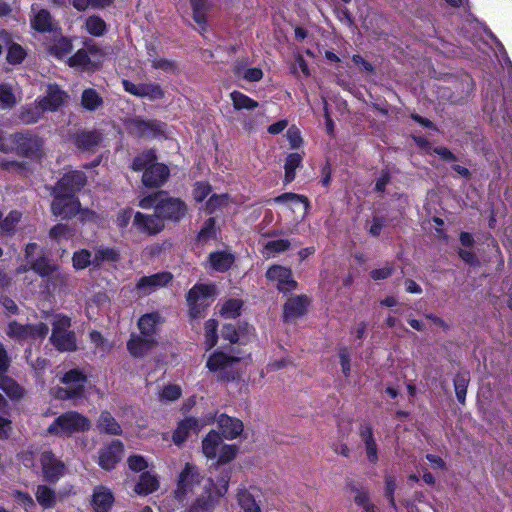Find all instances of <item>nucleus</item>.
Masks as SVG:
<instances>
[{"mask_svg":"<svg viewBox=\"0 0 512 512\" xmlns=\"http://www.w3.org/2000/svg\"><path fill=\"white\" fill-rule=\"evenodd\" d=\"M81 105L88 111H95L103 105V99L95 89L87 88L82 92Z\"/></svg>","mask_w":512,"mask_h":512,"instance_id":"nucleus-36","label":"nucleus"},{"mask_svg":"<svg viewBox=\"0 0 512 512\" xmlns=\"http://www.w3.org/2000/svg\"><path fill=\"white\" fill-rule=\"evenodd\" d=\"M134 171L144 170L142 182L146 187H160L169 177V169L166 165L156 162L153 151H147L137 156L133 163Z\"/></svg>","mask_w":512,"mask_h":512,"instance_id":"nucleus-2","label":"nucleus"},{"mask_svg":"<svg viewBox=\"0 0 512 512\" xmlns=\"http://www.w3.org/2000/svg\"><path fill=\"white\" fill-rule=\"evenodd\" d=\"M46 49L50 55L58 59H62L71 53L73 45L68 38L58 37L50 41L47 44Z\"/></svg>","mask_w":512,"mask_h":512,"instance_id":"nucleus-28","label":"nucleus"},{"mask_svg":"<svg viewBox=\"0 0 512 512\" xmlns=\"http://www.w3.org/2000/svg\"><path fill=\"white\" fill-rule=\"evenodd\" d=\"M55 264L51 263L45 257H41L35 261H31V269H33L38 275L45 278L52 273L55 268Z\"/></svg>","mask_w":512,"mask_h":512,"instance_id":"nucleus-49","label":"nucleus"},{"mask_svg":"<svg viewBox=\"0 0 512 512\" xmlns=\"http://www.w3.org/2000/svg\"><path fill=\"white\" fill-rule=\"evenodd\" d=\"M21 213L18 211H11L5 218L0 212V237L10 235L13 233L16 225L21 220Z\"/></svg>","mask_w":512,"mask_h":512,"instance_id":"nucleus-39","label":"nucleus"},{"mask_svg":"<svg viewBox=\"0 0 512 512\" xmlns=\"http://www.w3.org/2000/svg\"><path fill=\"white\" fill-rule=\"evenodd\" d=\"M255 339V330L246 322H239L237 326L226 325V340L230 346H226V381L239 377L245 369L249 352L245 348Z\"/></svg>","mask_w":512,"mask_h":512,"instance_id":"nucleus-1","label":"nucleus"},{"mask_svg":"<svg viewBox=\"0 0 512 512\" xmlns=\"http://www.w3.org/2000/svg\"><path fill=\"white\" fill-rule=\"evenodd\" d=\"M102 142V135L98 131H82L75 135L74 143L82 151H94Z\"/></svg>","mask_w":512,"mask_h":512,"instance_id":"nucleus-26","label":"nucleus"},{"mask_svg":"<svg viewBox=\"0 0 512 512\" xmlns=\"http://www.w3.org/2000/svg\"><path fill=\"white\" fill-rule=\"evenodd\" d=\"M289 246V241L285 239L268 241L263 248V255L266 258L274 257L276 254L287 250Z\"/></svg>","mask_w":512,"mask_h":512,"instance_id":"nucleus-43","label":"nucleus"},{"mask_svg":"<svg viewBox=\"0 0 512 512\" xmlns=\"http://www.w3.org/2000/svg\"><path fill=\"white\" fill-rule=\"evenodd\" d=\"M230 97L233 102V106L237 110H251L258 106V103L256 101H254L253 99H251L250 97L241 92L234 91L230 94Z\"/></svg>","mask_w":512,"mask_h":512,"instance_id":"nucleus-44","label":"nucleus"},{"mask_svg":"<svg viewBox=\"0 0 512 512\" xmlns=\"http://www.w3.org/2000/svg\"><path fill=\"white\" fill-rule=\"evenodd\" d=\"M148 61L151 63L152 67L155 69H160L163 71H172L175 69V64L165 58H161L158 56H154L149 53Z\"/></svg>","mask_w":512,"mask_h":512,"instance_id":"nucleus-56","label":"nucleus"},{"mask_svg":"<svg viewBox=\"0 0 512 512\" xmlns=\"http://www.w3.org/2000/svg\"><path fill=\"white\" fill-rule=\"evenodd\" d=\"M113 501L112 493L105 488H98L93 494V505L97 512H106Z\"/></svg>","mask_w":512,"mask_h":512,"instance_id":"nucleus-35","label":"nucleus"},{"mask_svg":"<svg viewBox=\"0 0 512 512\" xmlns=\"http://www.w3.org/2000/svg\"><path fill=\"white\" fill-rule=\"evenodd\" d=\"M123 87L126 92L134 96L146 97L150 100L162 99L164 97L163 90L156 83L135 84L128 80H124Z\"/></svg>","mask_w":512,"mask_h":512,"instance_id":"nucleus-16","label":"nucleus"},{"mask_svg":"<svg viewBox=\"0 0 512 512\" xmlns=\"http://www.w3.org/2000/svg\"><path fill=\"white\" fill-rule=\"evenodd\" d=\"M62 387L52 390L53 396L58 400H79L84 397L87 377L79 370L72 369L61 377Z\"/></svg>","mask_w":512,"mask_h":512,"instance_id":"nucleus-4","label":"nucleus"},{"mask_svg":"<svg viewBox=\"0 0 512 512\" xmlns=\"http://www.w3.org/2000/svg\"><path fill=\"white\" fill-rule=\"evenodd\" d=\"M45 278L47 279L48 287L52 286L53 289H56L57 287H62L67 282V275L63 271H61L57 265L52 270V273Z\"/></svg>","mask_w":512,"mask_h":512,"instance_id":"nucleus-54","label":"nucleus"},{"mask_svg":"<svg viewBox=\"0 0 512 512\" xmlns=\"http://www.w3.org/2000/svg\"><path fill=\"white\" fill-rule=\"evenodd\" d=\"M217 497L218 491H212L210 489L207 497L202 496L196 500V503L191 507L190 512H200V510L209 509Z\"/></svg>","mask_w":512,"mask_h":512,"instance_id":"nucleus-50","label":"nucleus"},{"mask_svg":"<svg viewBox=\"0 0 512 512\" xmlns=\"http://www.w3.org/2000/svg\"><path fill=\"white\" fill-rule=\"evenodd\" d=\"M234 74L238 80H246L248 82L260 81L263 77V72L260 68L248 67L244 62H238L233 68Z\"/></svg>","mask_w":512,"mask_h":512,"instance_id":"nucleus-29","label":"nucleus"},{"mask_svg":"<svg viewBox=\"0 0 512 512\" xmlns=\"http://www.w3.org/2000/svg\"><path fill=\"white\" fill-rule=\"evenodd\" d=\"M302 156L299 153L288 155L285 163V182L290 183L295 178V170L300 166Z\"/></svg>","mask_w":512,"mask_h":512,"instance_id":"nucleus-45","label":"nucleus"},{"mask_svg":"<svg viewBox=\"0 0 512 512\" xmlns=\"http://www.w3.org/2000/svg\"><path fill=\"white\" fill-rule=\"evenodd\" d=\"M266 277L281 292L292 291L297 286L296 281L292 277L291 270L280 265L270 267L266 272Z\"/></svg>","mask_w":512,"mask_h":512,"instance_id":"nucleus-15","label":"nucleus"},{"mask_svg":"<svg viewBox=\"0 0 512 512\" xmlns=\"http://www.w3.org/2000/svg\"><path fill=\"white\" fill-rule=\"evenodd\" d=\"M200 429L199 421L195 418H186L179 423L177 429L173 434V441L175 444H182L190 434L197 433Z\"/></svg>","mask_w":512,"mask_h":512,"instance_id":"nucleus-27","label":"nucleus"},{"mask_svg":"<svg viewBox=\"0 0 512 512\" xmlns=\"http://www.w3.org/2000/svg\"><path fill=\"white\" fill-rule=\"evenodd\" d=\"M3 391L15 400L21 399L25 394L24 389L10 378L4 380Z\"/></svg>","mask_w":512,"mask_h":512,"instance_id":"nucleus-52","label":"nucleus"},{"mask_svg":"<svg viewBox=\"0 0 512 512\" xmlns=\"http://www.w3.org/2000/svg\"><path fill=\"white\" fill-rule=\"evenodd\" d=\"M216 330L217 322L215 320L210 319L205 323V344L207 346V350L213 348L217 342Z\"/></svg>","mask_w":512,"mask_h":512,"instance_id":"nucleus-55","label":"nucleus"},{"mask_svg":"<svg viewBox=\"0 0 512 512\" xmlns=\"http://www.w3.org/2000/svg\"><path fill=\"white\" fill-rule=\"evenodd\" d=\"M7 46H8V53L6 56L7 61L10 64L21 63L26 56V52L22 48V46H20L17 43H13L11 39H10V43Z\"/></svg>","mask_w":512,"mask_h":512,"instance_id":"nucleus-48","label":"nucleus"},{"mask_svg":"<svg viewBox=\"0 0 512 512\" xmlns=\"http://www.w3.org/2000/svg\"><path fill=\"white\" fill-rule=\"evenodd\" d=\"M157 345V338L145 337L142 335H132L127 343V349L133 357L140 358L145 356Z\"/></svg>","mask_w":512,"mask_h":512,"instance_id":"nucleus-22","label":"nucleus"},{"mask_svg":"<svg viewBox=\"0 0 512 512\" xmlns=\"http://www.w3.org/2000/svg\"><path fill=\"white\" fill-rule=\"evenodd\" d=\"M91 428V421L76 411H69L58 416L48 427L51 435L69 437L74 433L85 432Z\"/></svg>","mask_w":512,"mask_h":512,"instance_id":"nucleus-3","label":"nucleus"},{"mask_svg":"<svg viewBox=\"0 0 512 512\" xmlns=\"http://www.w3.org/2000/svg\"><path fill=\"white\" fill-rule=\"evenodd\" d=\"M159 487L158 479L150 473H143L140 481L135 487V492L140 495H147L156 491Z\"/></svg>","mask_w":512,"mask_h":512,"instance_id":"nucleus-38","label":"nucleus"},{"mask_svg":"<svg viewBox=\"0 0 512 512\" xmlns=\"http://www.w3.org/2000/svg\"><path fill=\"white\" fill-rule=\"evenodd\" d=\"M78 200L69 193L55 191V197L51 204L52 212L62 218H71L79 211Z\"/></svg>","mask_w":512,"mask_h":512,"instance_id":"nucleus-13","label":"nucleus"},{"mask_svg":"<svg viewBox=\"0 0 512 512\" xmlns=\"http://www.w3.org/2000/svg\"><path fill=\"white\" fill-rule=\"evenodd\" d=\"M129 133L139 137H155L163 132L164 125L155 120H144L140 117L127 119L125 122Z\"/></svg>","mask_w":512,"mask_h":512,"instance_id":"nucleus-11","label":"nucleus"},{"mask_svg":"<svg viewBox=\"0 0 512 512\" xmlns=\"http://www.w3.org/2000/svg\"><path fill=\"white\" fill-rule=\"evenodd\" d=\"M73 267L82 270L88 267L94 268V254L87 250L81 249L74 252L72 257Z\"/></svg>","mask_w":512,"mask_h":512,"instance_id":"nucleus-40","label":"nucleus"},{"mask_svg":"<svg viewBox=\"0 0 512 512\" xmlns=\"http://www.w3.org/2000/svg\"><path fill=\"white\" fill-rule=\"evenodd\" d=\"M162 323V318L159 313H149L143 315L138 320V328L140 334L145 337L157 338L158 326Z\"/></svg>","mask_w":512,"mask_h":512,"instance_id":"nucleus-25","label":"nucleus"},{"mask_svg":"<svg viewBox=\"0 0 512 512\" xmlns=\"http://www.w3.org/2000/svg\"><path fill=\"white\" fill-rule=\"evenodd\" d=\"M215 295L214 285L198 284L191 288L187 294L190 316L193 318L199 317Z\"/></svg>","mask_w":512,"mask_h":512,"instance_id":"nucleus-6","label":"nucleus"},{"mask_svg":"<svg viewBox=\"0 0 512 512\" xmlns=\"http://www.w3.org/2000/svg\"><path fill=\"white\" fill-rule=\"evenodd\" d=\"M308 304L309 300L306 296L289 298L284 305V318L287 321H292L302 316L306 312Z\"/></svg>","mask_w":512,"mask_h":512,"instance_id":"nucleus-24","label":"nucleus"},{"mask_svg":"<svg viewBox=\"0 0 512 512\" xmlns=\"http://www.w3.org/2000/svg\"><path fill=\"white\" fill-rule=\"evenodd\" d=\"M123 454V445L120 441H113L109 446L99 452L98 464L105 470H110L120 461Z\"/></svg>","mask_w":512,"mask_h":512,"instance_id":"nucleus-19","label":"nucleus"},{"mask_svg":"<svg viewBox=\"0 0 512 512\" xmlns=\"http://www.w3.org/2000/svg\"><path fill=\"white\" fill-rule=\"evenodd\" d=\"M454 387L458 401L464 403L467 392V380L464 377H457L454 380Z\"/></svg>","mask_w":512,"mask_h":512,"instance_id":"nucleus-61","label":"nucleus"},{"mask_svg":"<svg viewBox=\"0 0 512 512\" xmlns=\"http://www.w3.org/2000/svg\"><path fill=\"white\" fill-rule=\"evenodd\" d=\"M31 26L39 32H50L54 29L55 23L49 11L40 9L31 19Z\"/></svg>","mask_w":512,"mask_h":512,"instance_id":"nucleus-30","label":"nucleus"},{"mask_svg":"<svg viewBox=\"0 0 512 512\" xmlns=\"http://www.w3.org/2000/svg\"><path fill=\"white\" fill-rule=\"evenodd\" d=\"M172 279V275L168 272H160L150 276H143L139 279L137 283V290L144 294L148 295L155 291L156 289L165 286Z\"/></svg>","mask_w":512,"mask_h":512,"instance_id":"nucleus-18","label":"nucleus"},{"mask_svg":"<svg viewBox=\"0 0 512 512\" xmlns=\"http://www.w3.org/2000/svg\"><path fill=\"white\" fill-rule=\"evenodd\" d=\"M245 437L242 420L226 416V440L243 439Z\"/></svg>","mask_w":512,"mask_h":512,"instance_id":"nucleus-37","label":"nucleus"},{"mask_svg":"<svg viewBox=\"0 0 512 512\" xmlns=\"http://www.w3.org/2000/svg\"><path fill=\"white\" fill-rule=\"evenodd\" d=\"M134 224L143 232L149 234L159 233L164 227V218L154 211L152 215H145L137 212L134 217Z\"/></svg>","mask_w":512,"mask_h":512,"instance_id":"nucleus-20","label":"nucleus"},{"mask_svg":"<svg viewBox=\"0 0 512 512\" xmlns=\"http://www.w3.org/2000/svg\"><path fill=\"white\" fill-rule=\"evenodd\" d=\"M49 332L47 324L39 322L37 324H21L17 321H11L8 324L6 334L16 341H27L44 339Z\"/></svg>","mask_w":512,"mask_h":512,"instance_id":"nucleus-7","label":"nucleus"},{"mask_svg":"<svg viewBox=\"0 0 512 512\" xmlns=\"http://www.w3.org/2000/svg\"><path fill=\"white\" fill-rule=\"evenodd\" d=\"M354 502L362 507L365 512H375V506L370 501L369 493L364 489H357L355 491Z\"/></svg>","mask_w":512,"mask_h":512,"instance_id":"nucleus-51","label":"nucleus"},{"mask_svg":"<svg viewBox=\"0 0 512 512\" xmlns=\"http://www.w3.org/2000/svg\"><path fill=\"white\" fill-rule=\"evenodd\" d=\"M97 427L100 430V432L109 435H120L122 433L121 426L107 411H104L100 414L99 420L97 422Z\"/></svg>","mask_w":512,"mask_h":512,"instance_id":"nucleus-31","label":"nucleus"},{"mask_svg":"<svg viewBox=\"0 0 512 512\" xmlns=\"http://www.w3.org/2000/svg\"><path fill=\"white\" fill-rule=\"evenodd\" d=\"M35 498L39 505L44 508H53L57 503L55 491L47 485H38L35 491Z\"/></svg>","mask_w":512,"mask_h":512,"instance_id":"nucleus-33","label":"nucleus"},{"mask_svg":"<svg viewBox=\"0 0 512 512\" xmlns=\"http://www.w3.org/2000/svg\"><path fill=\"white\" fill-rule=\"evenodd\" d=\"M203 476L198 467L192 463H185L177 477V488L174 491L175 498L183 500L188 493H192L199 486Z\"/></svg>","mask_w":512,"mask_h":512,"instance_id":"nucleus-8","label":"nucleus"},{"mask_svg":"<svg viewBox=\"0 0 512 512\" xmlns=\"http://www.w3.org/2000/svg\"><path fill=\"white\" fill-rule=\"evenodd\" d=\"M215 220L214 218H209L205 222V226L201 229V231L198 234V241L199 242H206L210 239V237L214 236L215 234Z\"/></svg>","mask_w":512,"mask_h":512,"instance_id":"nucleus-60","label":"nucleus"},{"mask_svg":"<svg viewBox=\"0 0 512 512\" xmlns=\"http://www.w3.org/2000/svg\"><path fill=\"white\" fill-rule=\"evenodd\" d=\"M40 464L43 476L49 482L55 483L64 475L65 464L51 451L41 453Z\"/></svg>","mask_w":512,"mask_h":512,"instance_id":"nucleus-14","label":"nucleus"},{"mask_svg":"<svg viewBox=\"0 0 512 512\" xmlns=\"http://www.w3.org/2000/svg\"><path fill=\"white\" fill-rule=\"evenodd\" d=\"M86 183V177L83 172L73 171L64 175L57 183L55 191L74 194L80 190Z\"/></svg>","mask_w":512,"mask_h":512,"instance_id":"nucleus-23","label":"nucleus"},{"mask_svg":"<svg viewBox=\"0 0 512 512\" xmlns=\"http://www.w3.org/2000/svg\"><path fill=\"white\" fill-rule=\"evenodd\" d=\"M181 395V388L177 385H168L163 388L160 398L168 401H175Z\"/></svg>","mask_w":512,"mask_h":512,"instance_id":"nucleus-62","label":"nucleus"},{"mask_svg":"<svg viewBox=\"0 0 512 512\" xmlns=\"http://www.w3.org/2000/svg\"><path fill=\"white\" fill-rule=\"evenodd\" d=\"M86 31L93 36H102L106 31V23L98 16H90L85 21Z\"/></svg>","mask_w":512,"mask_h":512,"instance_id":"nucleus-46","label":"nucleus"},{"mask_svg":"<svg viewBox=\"0 0 512 512\" xmlns=\"http://www.w3.org/2000/svg\"><path fill=\"white\" fill-rule=\"evenodd\" d=\"M17 103L16 96L8 84H0V108L11 109Z\"/></svg>","mask_w":512,"mask_h":512,"instance_id":"nucleus-47","label":"nucleus"},{"mask_svg":"<svg viewBox=\"0 0 512 512\" xmlns=\"http://www.w3.org/2000/svg\"><path fill=\"white\" fill-rule=\"evenodd\" d=\"M50 237L60 242L62 239H68L72 234L69 227L65 224H58L50 230Z\"/></svg>","mask_w":512,"mask_h":512,"instance_id":"nucleus-59","label":"nucleus"},{"mask_svg":"<svg viewBox=\"0 0 512 512\" xmlns=\"http://www.w3.org/2000/svg\"><path fill=\"white\" fill-rule=\"evenodd\" d=\"M361 438L365 444L366 456L369 462L375 464L378 461V449L377 444L373 438L372 430L370 427H363L361 432Z\"/></svg>","mask_w":512,"mask_h":512,"instance_id":"nucleus-32","label":"nucleus"},{"mask_svg":"<svg viewBox=\"0 0 512 512\" xmlns=\"http://www.w3.org/2000/svg\"><path fill=\"white\" fill-rule=\"evenodd\" d=\"M236 498L241 512H261L260 505L248 490L239 489Z\"/></svg>","mask_w":512,"mask_h":512,"instance_id":"nucleus-34","label":"nucleus"},{"mask_svg":"<svg viewBox=\"0 0 512 512\" xmlns=\"http://www.w3.org/2000/svg\"><path fill=\"white\" fill-rule=\"evenodd\" d=\"M202 449L207 458L215 459L218 457L217 464H219L224 452L223 434L214 430L210 431L203 440Z\"/></svg>","mask_w":512,"mask_h":512,"instance_id":"nucleus-17","label":"nucleus"},{"mask_svg":"<svg viewBox=\"0 0 512 512\" xmlns=\"http://www.w3.org/2000/svg\"><path fill=\"white\" fill-rule=\"evenodd\" d=\"M243 307V301L240 298H229L226 300V318L237 317L240 315Z\"/></svg>","mask_w":512,"mask_h":512,"instance_id":"nucleus-58","label":"nucleus"},{"mask_svg":"<svg viewBox=\"0 0 512 512\" xmlns=\"http://www.w3.org/2000/svg\"><path fill=\"white\" fill-rule=\"evenodd\" d=\"M156 213H159L164 220L179 221L187 212L186 205L179 198L161 197L156 204Z\"/></svg>","mask_w":512,"mask_h":512,"instance_id":"nucleus-12","label":"nucleus"},{"mask_svg":"<svg viewBox=\"0 0 512 512\" xmlns=\"http://www.w3.org/2000/svg\"><path fill=\"white\" fill-rule=\"evenodd\" d=\"M69 95L63 91L58 85H48L45 96L36 101L35 109L42 112H54L67 104Z\"/></svg>","mask_w":512,"mask_h":512,"instance_id":"nucleus-9","label":"nucleus"},{"mask_svg":"<svg viewBox=\"0 0 512 512\" xmlns=\"http://www.w3.org/2000/svg\"><path fill=\"white\" fill-rule=\"evenodd\" d=\"M10 144L13 143V151L25 157H37L41 153L42 141L29 134L14 133L9 135Z\"/></svg>","mask_w":512,"mask_h":512,"instance_id":"nucleus-10","label":"nucleus"},{"mask_svg":"<svg viewBox=\"0 0 512 512\" xmlns=\"http://www.w3.org/2000/svg\"><path fill=\"white\" fill-rule=\"evenodd\" d=\"M70 319L63 315H56L52 321L51 343L61 352L75 351L77 342L74 332L69 330Z\"/></svg>","mask_w":512,"mask_h":512,"instance_id":"nucleus-5","label":"nucleus"},{"mask_svg":"<svg viewBox=\"0 0 512 512\" xmlns=\"http://www.w3.org/2000/svg\"><path fill=\"white\" fill-rule=\"evenodd\" d=\"M94 51L93 48L89 50L79 49L73 56L69 58V65L73 67L85 68L90 63L88 52Z\"/></svg>","mask_w":512,"mask_h":512,"instance_id":"nucleus-53","label":"nucleus"},{"mask_svg":"<svg viewBox=\"0 0 512 512\" xmlns=\"http://www.w3.org/2000/svg\"><path fill=\"white\" fill-rule=\"evenodd\" d=\"M128 466L131 470L139 472L147 468V462L142 456L132 455L127 460Z\"/></svg>","mask_w":512,"mask_h":512,"instance_id":"nucleus-64","label":"nucleus"},{"mask_svg":"<svg viewBox=\"0 0 512 512\" xmlns=\"http://www.w3.org/2000/svg\"><path fill=\"white\" fill-rule=\"evenodd\" d=\"M165 196V192L164 191H158L152 195H149L147 197H144L140 202H139V206L143 209H148V208H151V207H156V204L158 202V200L161 199V197Z\"/></svg>","mask_w":512,"mask_h":512,"instance_id":"nucleus-63","label":"nucleus"},{"mask_svg":"<svg viewBox=\"0 0 512 512\" xmlns=\"http://www.w3.org/2000/svg\"><path fill=\"white\" fill-rule=\"evenodd\" d=\"M207 368L211 372H219L221 374L222 369L224 368V353H222V352L213 353L207 361Z\"/></svg>","mask_w":512,"mask_h":512,"instance_id":"nucleus-57","label":"nucleus"},{"mask_svg":"<svg viewBox=\"0 0 512 512\" xmlns=\"http://www.w3.org/2000/svg\"><path fill=\"white\" fill-rule=\"evenodd\" d=\"M193 19L198 24H203L206 21L207 13L211 9V3L208 0H190Z\"/></svg>","mask_w":512,"mask_h":512,"instance_id":"nucleus-41","label":"nucleus"},{"mask_svg":"<svg viewBox=\"0 0 512 512\" xmlns=\"http://www.w3.org/2000/svg\"><path fill=\"white\" fill-rule=\"evenodd\" d=\"M94 268L100 267L104 262H116L119 260L118 252L113 248H97L94 252Z\"/></svg>","mask_w":512,"mask_h":512,"instance_id":"nucleus-42","label":"nucleus"},{"mask_svg":"<svg viewBox=\"0 0 512 512\" xmlns=\"http://www.w3.org/2000/svg\"><path fill=\"white\" fill-rule=\"evenodd\" d=\"M274 202L284 205L293 214L303 217L308 209V201L305 197L294 194L284 193L273 199Z\"/></svg>","mask_w":512,"mask_h":512,"instance_id":"nucleus-21","label":"nucleus"}]
</instances>
